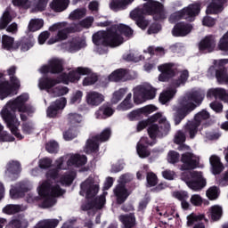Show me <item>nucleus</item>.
<instances>
[{
  "label": "nucleus",
  "mask_w": 228,
  "mask_h": 228,
  "mask_svg": "<svg viewBox=\"0 0 228 228\" xmlns=\"http://www.w3.org/2000/svg\"><path fill=\"white\" fill-rule=\"evenodd\" d=\"M206 97V93L200 89L187 93L178 100V103L174 107L173 119L175 126H179L191 111L197 110L202 104Z\"/></svg>",
  "instance_id": "1"
},
{
  "label": "nucleus",
  "mask_w": 228,
  "mask_h": 228,
  "mask_svg": "<svg viewBox=\"0 0 228 228\" xmlns=\"http://www.w3.org/2000/svg\"><path fill=\"white\" fill-rule=\"evenodd\" d=\"M188 77H190V72L188 69H184L180 73L178 78L172 79L169 87L160 94L159 98V102L161 104H167V102L172 101L177 94V88L184 86L188 81Z\"/></svg>",
  "instance_id": "2"
},
{
  "label": "nucleus",
  "mask_w": 228,
  "mask_h": 228,
  "mask_svg": "<svg viewBox=\"0 0 228 228\" xmlns=\"http://www.w3.org/2000/svg\"><path fill=\"white\" fill-rule=\"evenodd\" d=\"M147 15H151L156 22L167 20V10L165 5L159 1H149L140 7Z\"/></svg>",
  "instance_id": "3"
},
{
  "label": "nucleus",
  "mask_w": 228,
  "mask_h": 228,
  "mask_svg": "<svg viewBox=\"0 0 228 228\" xmlns=\"http://www.w3.org/2000/svg\"><path fill=\"white\" fill-rule=\"evenodd\" d=\"M183 177L185 184H187L188 188L193 191H200L201 190H204L206 184H208L206 178L202 175V172L192 171L184 174Z\"/></svg>",
  "instance_id": "4"
},
{
  "label": "nucleus",
  "mask_w": 228,
  "mask_h": 228,
  "mask_svg": "<svg viewBox=\"0 0 228 228\" xmlns=\"http://www.w3.org/2000/svg\"><path fill=\"white\" fill-rule=\"evenodd\" d=\"M200 13V4L193 3L187 7L176 12L171 17L176 20H186L187 22H194L198 15Z\"/></svg>",
  "instance_id": "5"
},
{
  "label": "nucleus",
  "mask_w": 228,
  "mask_h": 228,
  "mask_svg": "<svg viewBox=\"0 0 228 228\" xmlns=\"http://www.w3.org/2000/svg\"><path fill=\"white\" fill-rule=\"evenodd\" d=\"M210 118L211 114H209L206 109H203L201 111L195 114L193 121H189L186 124L185 133H189L190 138L193 140V138H195L197 135V133H199V127L200 126V124H202L204 120H208Z\"/></svg>",
  "instance_id": "6"
},
{
  "label": "nucleus",
  "mask_w": 228,
  "mask_h": 228,
  "mask_svg": "<svg viewBox=\"0 0 228 228\" xmlns=\"http://www.w3.org/2000/svg\"><path fill=\"white\" fill-rule=\"evenodd\" d=\"M159 124V126L158 124H151L148 126L147 131L151 140L156 141V138H163L170 133V123L167 118H160Z\"/></svg>",
  "instance_id": "7"
},
{
  "label": "nucleus",
  "mask_w": 228,
  "mask_h": 228,
  "mask_svg": "<svg viewBox=\"0 0 228 228\" xmlns=\"http://www.w3.org/2000/svg\"><path fill=\"white\" fill-rule=\"evenodd\" d=\"M92 38L94 45H103V47H117L110 27L107 30H100L94 33Z\"/></svg>",
  "instance_id": "8"
},
{
  "label": "nucleus",
  "mask_w": 228,
  "mask_h": 228,
  "mask_svg": "<svg viewBox=\"0 0 228 228\" xmlns=\"http://www.w3.org/2000/svg\"><path fill=\"white\" fill-rule=\"evenodd\" d=\"M29 100L28 94H22L13 101L8 102V106L11 110H18L20 113H35V109L31 105H26Z\"/></svg>",
  "instance_id": "9"
},
{
  "label": "nucleus",
  "mask_w": 228,
  "mask_h": 228,
  "mask_svg": "<svg viewBox=\"0 0 228 228\" xmlns=\"http://www.w3.org/2000/svg\"><path fill=\"white\" fill-rule=\"evenodd\" d=\"M110 29L112 32L114 42L116 43V47H118V45L124 43V37H122V35L127 37H133V33H134L131 27L124 24L112 25L110 26Z\"/></svg>",
  "instance_id": "10"
},
{
  "label": "nucleus",
  "mask_w": 228,
  "mask_h": 228,
  "mask_svg": "<svg viewBox=\"0 0 228 228\" xmlns=\"http://www.w3.org/2000/svg\"><path fill=\"white\" fill-rule=\"evenodd\" d=\"M60 83H63V85H69L67 82V73H62L56 78H53L51 77H44L39 80L38 86L40 90H46V92H49L51 88H54V86H56V85H60Z\"/></svg>",
  "instance_id": "11"
},
{
  "label": "nucleus",
  "mask_w": 228,
  "mask_h": 228,
  "mask_svg": "<svg viewBox=\"0 0 228 228\" xmlns=\"http://www.w3.org/2000/svg\"><path fill=\"white\" fill-rule=\"evenodd\" d=\"M158 70L160 72L159 81L167 83V81H170L172 77H175L177 66L174 62H167L158 66Z\"/></svg>",
  "instance_id": "12"
},
{
  "label": "nucleus",
  "mask_w": 228,
  "mask_h": 228,
  "mask_svg": "<svg viewBox=\"0 0 228 228\" xmlns=\"http://www.w3.org/2000/svg\"><path fill=\"white\" fill-rule=\"evenodd\" d=\"M15 111H17V110L11 109L7 102L6 106L4 107L0 112V115L8 129H11L15 126H20V121L17 118Z\"/></svg>",
  "instance_id": "13"
},
{
  "label": "nucleus",
  "mask_w": 228,
  "mask_h": 228,
  "mask_svg": "<svg viewBox=\"0 0 228 228\" xmlns=\"http://www.w3.org/2000/svg\"><path fill=\"white\" fill-rule=\"evenodd\" d=\"M158 111V107L154 105H147L142 108L137 109L127 114V118L134 122V120H142L143 117H149L151 113Z\"/></svg>",
  "instance_id": "14"
},
{
  "label": "nucleus",
  "mask_w": 228,
  "mask_h": 228,
  "mask_svg": "<svg viewBox=\"0 0 228 228\" xmlns=\"http://www.w3.org/2000/svg\"><path fill=\"white\" fill-rule=\"evenodd\" d=\"M145 15H147V13H145L140 7L135 8L130 12V18L132 20H134L136 26L142 30L147 29V28H149V24H151V21L145 19Z\"/></svg>",
  "instance_id": "15"
},
{
  "label": "nucleus",
  "mask_w": 228,
  "mask_h": 228,
  "mask_svg": "<svg viewBox=\"0 0 228 228\" xmlns=\"http://www.w3.org/2000/svg\"><path fill=\"white\" fill-rule=\"evenodd\" d=\"M20 89V85L16 84L15 82H10L8 80L0 82V99L1 101L9 97L13 94H17Z\"/></svg>",
  "instance_id": "16"
},
{
  "label": "nucleus",
  "mask_w": 228,
  "mask_h": 228,
  "mask_svg": "<svg viewBox=\"0 0 228 228\" xmlns=\"http://www.w3.org/2000/svg\"><path fill=\"white\" fill-rule=\"evenodd\" d=\"M80 189L86 193V199H94L99 193V183L94 178H87L80 184Z\"/></svg>",
  "instance_id": "17"
},
{
  "label": "nucleus",
  "mask_w": 228,
  "mask_h": 228,
  "mask_svg": "<svg viewBox=\"0 0 228 228\" xmlns=\"http://www.w3.org/2000/svg\"><path fill=\"white\" fill-rule=\"evenodd\" d=\"M63 70V60L60 59H53L48 65H44L41 68L42 74H61Z\"/></svg>",
  "instance_id": "18"
},
{
  "label": "nucleus",
  "mask_w": 228,
  "mask_h": 228,
  "mask_svg": "<svg viewBox=\"0 0 228 228\" xmlns=\"http://www.w3.org/2000/svg\"><path fill=\"white\" fill-rule=\"evenodd\" d=\"M92 69L89 68L78 67L75 70L66 73V81L69 83H77L81 79V76H90Z\"/></svg>",
  "instance_id": "19"
},
{
  "label": "nucleus",
  "mask_w": 228,
  "mask_h": 228,
  "mask_svg": "<svg viewBox=\"0 0 228 228\" xmlns=\"http://www.w3.org/2000/svg\"><path fill=\"white\" fill-rule=\"evenodd\" d=\"M181 161V170H195L199 167V159H193V153L191 152L182 154Z\"/></svg>",
  "instance_id": "20"
},
{
  "label": "nucleus",
  "mask_w": 228,
  "mask_h": 228,
  "mask_svg": "<svg viewBox=\"0 0 228 228\" xmlns=\"http://www.w3.org/2000/svg\"><path fill=\"white\" fill-rule=\"evenodd\" d=\"M215 47H216V39L213 35L206 36L199 43V49L201 53H213Z\"/></svg>",
  "instance_id": "21"
},
{
  "label": "nucleus",
  "mask_w": 228,
  "mask_h": 228,
  "mask_svg": "<svg viewBox=\"0 0 228 228\" xmlns=\"http://www.w3.org/2000/svg\"><path fill=\"white\" fill-rule=\"evenodd\" d=\"M193 29V25L186 23L184 21H180L176 23L172 30L173 37H186L190 35Z\"/></svg>",
  "instance_id": "22"
},
{
  "label": "nucleus",
  "mask_w": 228,
  "mask_h": 228,
  "mask_svg": "<svg viewBox=\"0 0 228 228\" xmlns=\"http://www.w3.org/2000/svg\"><path fill=\"white\" fill-rule=\"evenodd\" d=\"M67 104V99L61 98L52 102L46 110V115L49 118H54L58 115L59 110H63Z\"/></svg>",
  "instance_id": "23"
},
{
  "label": "nucleus",
  "mask_w": 228,
  "mask_h": 228,
  "mask_svg": "<svg viewBox=\"0 0 228 228\" xmlns=\"http://www.w3.org/2000/svg\"><path fill=\"white\" fill-rule=\"evenodd\" d=\"M129 79V70L126 69H115L110 75L108 77V80L112 83H120L128 81Z\"/></svg>",
  "instance_id": "24"
},
{
  "label": "nucleus",
  "mask_w": 228,
  "mask_h": 228,
  "mask_svg": "<svg viewBox=\"0 0 228 228\" xmlns=\"http://www.w3.org/2000/svg\"><path fill=\"white\" fill-rule=\"evenodd\" d=\"M113 113H115V110H113L111 103L106 102L100 106L99 109L95 111V117L100 120H104L113 116Z\"/></svg>",
  "instance_id": "25"
},
{
  "label": "nucleus",
  "mask_w": 228,
  "mask_h": 228,
  "mask_svg": "<svg viewBox=\"0 0 228 228\" xmlns=\"http://www.w3.org/2000/svg\"><path fill=\"white\" fill-rule=\"evenodd\" d=\"M5 174L11 177V181H15L20 174V162L11 160L6 165Z\"/></svg>",
  "instance_id": "26"
},
{
  "label": "nucleus",
  "mask_w": 228,
  "mask_h": 228,
  "mask_svg": "<svg viewBox=\"0 0 228 228\" xmlns=\"http://www.w3.org/2000/svg\"><path fill=\"white\" fill-rule=\"evenodd\" d=\"M202 220H205V222H208V219H206V216L204 215H195L192 214L191 216H187V225L188 227L192 228H206V224Z\"/></svg>",
  "instance_id": "27"
},
{
  "label": "nucleus",
  "mask_w": 228,
  "mask_h": 228,
  "mask_svg": "<svg viewBox=\"0 0 228 228\" xmlns=\"http://www.w3.org/2000/svg\"><path fill=\"white\" fill-rule=\"evenodd\" d=\"M114 195L116 197L117 204H124L129 197V191L126 188V185L118 184L114 189Z\"/></svg>",
  "instance_id": "28"
},
{
  "label": "nucleus",
  "mask_w": 228,
  "mask_h": 228,
  "mask_svg": "<svg viewBox=\"0 0 228 228\" xmlns=\"http://www.w3.org/2000/svg\"><path fill=\"white\" fill-rule=\"evenodd\" d=\"M64 161V157H61L57 160H55L56 168H53L47 171V179H58V174L60 173V170H67V167H63Z\"/></svg>",
  "instance_id": "29"
},
{
  "label": "nucleus",
  "mask_w": 228,
  "mask_h": 228,
  "mask_svg": "<svg viewBox=\"0 0 228 228\" xmlns=\"http://www.w3.org/2000/svg\"><path fill=\"white\" fill-rule=\"evenodd\" d=\"M86 102L89 106H99L104 102V95L95 91L89 92L86 94Z\"/></svg>",
  "instance_id": "30"
},
{
  "label": "nucleus",
  "mask_w": 228,
  "mask_h": 228,
  "mask_svg": "<svg viewBox=\"0 0 228 228\" xmlns=\"http://www.w3.org/2000/svg\"><path fill=\"white\" fill-rule=\"evenodd\" d=\"M35 45V39L33 37H22L20 40L15 42L16 51L20 47L21 53L29 51Z\"/></svg>",
  "instance_id": "31"
},
{
  "label": "nucleus",
  "mask_w": 228,
  "mask_h": 228,
  "mask_svg": "<svg viewBox=\"0 0 228 228\" xmlns=\"http://www.w3.org/2000/svg\"><path fill=\"white\" fill-rule=\"evenodd\" d=\"M87 161L88 159L86 158V155H71L67 161V167H85V164L87 163Z\"/></svg>",
  "instance_id": "32"
},
{
  "label": "nucleus",
  "mask_w": 228,
  "mask_h": 228,
  "mask_svg": "<svg viewBox=\"0 0 228 228\" xmlns=\"http://www.w3.org/2000/svg\"><path fill=\"white\" fill-rule=\"evenodd\" d=\"M118 219L124 228L136 227V216H134V213L121 215Z\"/></svg>",
  "instance_id": "33"
},
{
  "label": "nucleus",
  "mask_w": 228,
  "mask_h": 228,
  "mask_svg": "<svg viewBox=\"0 0 228 228\" xmlns=\"http://www.w3.org/2000/svg\"><path fill=\"white\" fill-rule=\"evenodd\" d=\"M69 4H70V0H53L50 7L56 13H61L69 8Z\"/></svg>",
  "instance_id": "34"
},
{
  "label": "nucleus",
  "mask_w": 228,
  "mask_h": 228,
  "mask_svg": "<svg viewBox=\"0 0 228 228\" xmlns=\"http://www.w3.org/2000/svg\"><path fill=\"white\" fill-rule=\"evenodd\" d=\"M209 161L212 167V174H214V175L222 174V171L224 170V164H222V161H220V157L212 155Z\"/></svg>",
  "instance_id": "35"
},
{
  "label": "nucleus",
  "mask_w": 228,
  "mask_h": 228,
  "mask_svg": "<svg viewBox=\"0 0 228 228\" xmlns=\"http://www.w3.org/2000/svg\"><path fill=\"white\" fill-rule=\"evenodd\" d=\"M145 101V86H137L134 88V102L135 104H142Z\"/></svg>",
  "instance_id": "36"
},
{
  "label": "nucleus",
  "mask_w": 228,
  "mask_h": 228,
  "mask_svg": "<svg viewBox=\"0 0 228 228\" xmlns=\"http://www.w3.org/2000/svg\"><path fill=\"white\" fill-rule=\"evenodd\" d=\"M52 184L53 183L49 182V180H45L38 186L37 191L41 199L51 196Z\"/></svg>",
  "instance_id": "37"
},
{
  "label": "nucleus",
  "mask_w": 228,
  "mask_h": 228,
  "mask_svg": "<svg viewBox=\"0 0 228 228\" xmlns=\"http://www.w3.org/2000/svg\"><path fill=\"white\" fill-rule=\"evenodd\" d=\"M224 12V5L219 4L216 0H213L207 7L206 13L207 15H218Z\"/></svg>",
  "instance_id": "38"
},
{
  "label": "nucleus",
  "mask_w": 228,
  "mask_h": 228,
  "mask_svg": "<svg viewBox=\"0 0 228 228\" xmlns=\"http://www.w3.org/2000/svg\"><path fill=\"white\" fill-rule=\"evenodd\" d=\"M2 47L5 51H17V48H15V38L4 35L2 37Z\"/></svg>",
  "instance_id": "39"
},
{
  "label": "nucleus",
  "mask_w": 228,
  "mask_h": 228,
  "mask_svg": "<svg viewBox=\"0 0 228 228\" xmlns=\"http://www.w3.org/2000/svg\"><path fill=\"white\" fill-rule=\"evenodd\" d=\"M224 216V208L220 205H214L210 208V217L213 222H218Z\"/></svg>",
  "instance_id": "40"
},
{
  "label": "nucleus",
  "mask_w": 228,
  "mask_h": 228,
  "mask_svg": "<svg viewBox=\"0 0 228 228\" xmlns=\"http://www.w3.org/2000/svg\"><path fill=\"white\" fill-rule=\"evenodd\" d=\"M70 33H76V27H64L63 28H61L60 30H58V33L56 35L57 40L59 42H63V40H67Z\"/></svg>",
  "instance_id": "41"
},
{
  "label": "nucleus",
  "mask_w": 228,
  "mask_h": 228,
  "mask_svg": "<svg viewBox=\"0 0 228 228\" xmlns=\"http://www.w3.org/2000/svg\"><path fill=\"white\" fill-rule=\"evenodd\" d=\"M60 221L58 219H44L39 221L34 228H56Z\"/></svg>",
  "instance_id": "42"
},
{
  "label": "nucleus",
  "mask_w": 228,
  "mask_h": 228,
  "mask_svg": "<svg viewBox=\"0 0 228 228\" xmlns=\"http://www.w3.org/2000/svg\"><path fill=\"white\" fill-rule=\"evenodd\" d=\"M128 5L129 4L126 3V0H112L110 4V9L113 10V12H119V10H126Z\"/></svg>",
  "instance_id": "43"
},
{
  "label": "nucleus",
  "mask_w": 228,
  "mask_h": 228,
  "mask_svg": "<svg viewBox=\"0 0 228 228\" xmlns=\"http://www.w3.org/2000/svg\"><path fill=\"white\" fill-rule=\"evenodd\" d=\"M21 211H24L21 205L9 204L3 208V213L5 215H16V213H20Z\"/></svg>",
  "instance_id": "44"
},
{
  "label": "nucleus",
  "mask_w": 228,
  "mask_h": 228,
  "mask_svg": "<svg viewBox=\"0 0 228 228\" xmlns=\"http://www.w3.org/2000/svg\"><path fill=\"white\" fill-rule=\"evenodd\" d=\"M136 152L142 159L145 158H149L151 156V151L149 150V146H145L143 143L137 142L136 145Z\"/></svg>",
  "instance_id": "45"
},
{
  "label": "nucleus",
  "mask_w": 228,
  "mask_h": 228,
  "mask_svg": "<svg viewBox=\"0 0 228 228\" xmlns=\"http://www.w3.org/2000/svg\"><path fill=\"white\" fill-rule=\"evenodd\" d=\"M127 94V87L119 88L118 91L114 92L111 98L112 104H118L121 99H124V95Z\"/></svg>",
  "instance_id": "46"
},
{
  "label": "nucleus",
  "mask_w": 228,
  "mask_h": 228,
  "mask_svg": "<svg viewBox=\"0 0 228 228\" xmlns=\"http://www.w3.org/2000/svg\"><path fill=\"white\" fill-rule=\"evenodd\" d=\"M99 141L94 139V137H92V139H88L86 141V152H99Z\"/></svg>",
  "instance_id": "47"
},
{
  "label": "nucleus",
  "mask_w": 228,
  "mask_h": 228,
  "mask_svg": "<svg viewBox=\"0 0 228 228\" xmlns=\"http://www.w3.org/2000/svg\"><path fill=\"white\" fill-rule=\"evenodd\" d=\"M111 136V129L105 128L100 134L93 136L94 140L96 142H108Z\"/></svg>",
  "instance_id": "48"
},
{
  "label": "nucleus",
  "mask_w": 228,
  "mask_h": 228,
  "mask_svg": "<svg viewBox=\"0 0 228 228\" xmlns=\"http://www.w3.org/2000/svg\"><path fill=\"white\" fill-rule=\"evenodd\" d=\"M216 77L218 83H228L227 69H225V68L224 67L220 68L219 69H216Z\"/></svg>",
  "instance_id": "49"
},
{
  "label": "nucleus",
  "mask_w": 228,
  "mask_h": 228,
  "mask_svg": "<svg viewBox=\"0 0 228 228\" xmlns=\"http://www.w3.org/2000/svg\"><path fill=\"white\" fill-rule=\"evenodd\" d=\"M63 138L66 142H70L74 138H77V128L70 126L67 131L63 133Z\"/></svg>",
  "instance_id": "50"
},
{
  "label": "nucleus",
  "mask_w": 228,
  "mask_h": 228,
  "mask_svg": "<svg viewBox=\"0 0 228 228\" xmlns=\"http://www.w3.org/2000/svg\"><path fill=\"white\" fill-rule=\"evenodd\" d=\"M15 74H17V66H11L7 69V76L10 77V83H16L17 85H20V80L19 77H17V76H15Z\"/></svg>",
  "instance_id": "51"
},
{
  "label": "nucleus",
  "mask_w": 228,
  "mask_h": 228,
  "mask_svg": "<svg viewBox=\"0 0 228 228\" xmlns=\"http://www.w3.org/2000/svg\"><path fill=\"white\" fill-rule=\"evenodd\" d=\"M97 81H99V77L97 76V74H90L84 78L83 86H92V85H95Z\"/></svg>",
  "instance_id": "52"
},
{
  "label": "nucleus",
  "mask_w": 228,
  "mask_h": 228,
  "mask_svg": "<svg viewBox=\"0 0 228 228\" xmlns=\"http://www.w3.org/2000/svg\"><path fill=\"white\" fill-rule=\"evenodd\" d=\"M44 26V20H32L28 24V31H38V29H42Z\"/></svg>",
  "instance_id": "53"
},
{
  "label": "nucleus",
  "mask_w": 228,
  "mask_h": 228,
  "mask_svg": "<svg viewBox=\"0 0 228 228\" xmlns=\"http://www.w3.org/2000/svg\"><path fill=\"white\" fill-rule=\"evenodd\" d=\"M147 184L150 188L158 185V175L153 172H148L146 175Z\"/></svg>",
  "instance_id": "54"
},
{
  "label": "nucleus",
  "mask_w": 228,
  "mask_h": 228,
  "mask_svg": "<svg viewBox=\"0 0 228 228\" xmlns=\"http://www.w3.org/2000/svg\"><path fill=\"white\" fill-rule=\"evenodd\" d=\"M85 15H86L85 9H77L69 14V19L71 20H78L79 19H83Z\"/></svg>",
  "instance_id": "55"
},
{
  "label": "nucleus",
  "mask_w": 228,
  "mask_h": 228,
  "mask_svg": "<svg viewBox=\"0 0 228 228\" xmlns=\"http://www.w3.org/2000/svg\"><path fill=\"white\" fill-rule=\"evenodd\" d=\"M68 120L70 126H73L74 127L76 124H81L83 118L81 117V115L77 113H71V114H69Z\"/></svg>",
  "instance_id": "56"
},
{
  "label": "nucleus",
  "mask_w": 228,
  "mask_h": 228,
  "mask_svg": "<svg viewBox=\"0 0 228 228\" xmlns=\"http://www.w3.org/2000/svg\"><path fill=\"white\" fill-rule=\"evenodd\" d=\"M43 201L41 202V208L43 209H45L47 208H53L54 204H56V200L51 196H46L45 198H43Z\"/></svg>",
  "instance_id": "57"
},
{
  "label": "nucleus",
  "mask_w": 228,
  "mask_h": 228,
  "mask_svg": "<svg viewBox=\"0 0 228 228\" xmlns=\"http://www.w3.org/2000/svg\"><path fill=\"white\" fill-rule=\"evenodd\" d=\"M180 158H181V155H179V152L175 151H170L167 154V161L172 165H175V163H179Z\"/></svg>",
  "instance_id": "58"
},
{
  "label": "nucleus",
  "mask_w": 228,
  "mask_h": 228,
  "mask_svg": "<svg viewBox=\"0 0 228 228\" xmlns=\"http://www.w3.org/2000/svg\"><path fill=\"white\" fill-rule=\"evenodd\" d=\"M144 97L145 101L154 99L156 97V89L151 86H145Z\"/></svg>",
  "instance_id": "59"
},
{
  "label": "nucleus",
  "mask_w": 228,
  "mask_h": 228,
  "mask_svg": "<svg viewBox=\"0 0 228 228\" xmlns=\"http://www.w3.org/2000/svg\"><path fill=\"white\" fill-rule=\"evenodd\" d=\"M65 193V190L61 189L59 184L52 185L50 197H60Z\"/></svg>",
  "instance_id": "60"
},
{
  "label": "nucleus",
  "mask_w": 228,
  "mask_h": 228,
  "mask_svg": "<svg viewBox=\"0 0 228 228\" xmlns=\"http://www.w3.org/2000/svg\"><path fill=\"white\" fill-rule=\"evenodd\" d=\"M59 144L56 142V141L50 142L46 143L45 149L47 152L50 154H56L58 153Z\"/></svg>",
  "instance_id": "61"
},
{
  "label": "nucleus",
  "mask_w": 228,
  "mask_h": 228,
  "mask_svg": "<svg viewBox=\"0 0 228 228\" xmlns=\"http://www.w3.org/2000/svg\"><path fill=\"white\" fill-rule=\"evenodd\" d=\"M74 183V176L70 174L64 175L61 177V183L64 186H70Z\"/></svg>",
  "instance_id": "62"
},
{
  "label": "nucleus",
  "mask_w": 228,
  "mask_h": 228,
  "mask_svg": "<svg viewBox=\"0 0 228 228\" xmlns=\"http://www.w3.org/2000/svg\"><path fill=\"white\" fill-rule=\"evenodd\" d=\"M159 31H161V24H159L158 22H154L149 27V28L147 30V34L148 35H156V34H158Z\"/></svg>",
  "instance_id": "63"
},
{
  "label": "nucleus",
  "mask_w": 228,
  "mask_h": 228,
  "mask_svg": "<svg viewBox=\"0 0 228 228\" xmlns=\"http://www.w3.org/2000/svg\"><path fill=\"white\" fill-rule=\"evenodd\" d=\"M220 51H228V33L224 34L219 41Z\"/></svg>",
  "instance_id": "64"
}]
</instances>
